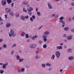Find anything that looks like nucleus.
I'll return each mask as SVG.
<instances>
[{
	"label": "nucleus",
	"mask_w": 74,
	"mask_h": 74,
	"mask_svg": "<svg viewBox=\"0 0 74 74\" xmlns=\"http://www.w3.org/2000/svg\"><path fill=\"white\" fill-rule=\"evenodd\" d=\"M24 17L26 19H28V18H29V16L28 15H27L26 16H25Z\"/></svg>",
	"instance_id": "obj_42"
},
{
	"label": "nucleus",
	"mask_w": 74,
	"mask_h": 74,
	"mask_svg": "<svg viewBox=\"0 0 74 74\" xmlns=\"http://www.w3.org/2000/svg\"><path fill=\"white\" fill-rule=\"evenodd\" d=\"M14 50H12L11 53V55H14Z\"/></svg>",
	"instance_id": "obj_37"
},
{
	"label": "nucleus",
	"mask_w": 74,
	"mask_h": 74,
	"mask_svg": "<svg viewBox=\"0 0 74 74\" xmlns=\"http://www.w3.org/2000/svg\"><path fill=\"white\" fill-rule=\"evenodd\" d=\"M49 34V32L46 31L43 33V35L42 36L47 37Z\"/></svg>",
	"instance_id": "obj_4"
},
{
	"label": "nucleus",
	"mask_w": 74,
	"mask_h": 74,
	"mask_svg": "<svg viewBox=\"0 0 74 74\" xmlns=\"http://www.w3.org/2000/svg\"><path fill=\"white\" fill-rule=\"evenodd\" d=\"M23 12H27V10L25 9V8H23Z\"/></svg>",
	"instance_id": "obj_32"
},
{
	"label": "nucleus",
	"mask_w": 74,
	"mask_h": 74,
	"mask_svg": "<svg viewBox=\"0 0 74 74\" xmlns=\"http://www.w3.org/2000/svg\"><path fill=\"white\" fill-rule=\"evenodd\" d=\"M64 37H67V35H66V34H65L64 35Z\"/></svg>",
	"instance_id": "obj_51"
},
{
	"label": "nucleus",
	"mask_w": 74,
	"mask_h": 74,
	"mask_svg": "<svg viewBox=\"0 0 74 74\" xmlns=\"http://www.w3.org/2000/svg\"><path fill=\"white\" fill-rule=\"evenodd\" d=\"M36 38H38V36H33L32 38V40H34Z\"/></svg>",
	"instance_id": "obj_18"
},
{
	"label": "nucleus",
	"mask_w": 74,
	"mask_h": 74,
	"mask_svg": "<svg viewBox=\"0 0 74 74\" xmlns=\"http://www.w3.org/2000/svg\"><path fill=\"white\" fill-rule=\"evenodd\" d=\"M0 65H3L2 66V68L3 69H6V67L8 66V62H6L5 64H3L2 63H0Z\"/></svg>",
	"instance_id": "obj_2"
},
{
	"label": "nucleus",
	"mask_w": 74,
	"mask_h": 74,
	"mask_svg": "<svg viewBox=\"0 0 74 74\" xmlns=\"http://www.w3.org/2000/svg\"><path fill=\"white\" fill-rule=\"evenodd\" d=\"M42 38H43V40L44 42H46L47 41V36H42Z\"/></svg>",
	"instance_id": "obj_10"
},
{
	"label": "nucleus",
	"mask_w": 74,
	"mask_h": 74,
	"mask_svg": "<svg viewBox=\"0 0 74 74\" xmlns=\"http://www.w3.org/2000/svg\"><path fill=\"white\" fill-rule=\"evenodd\" d=\"M56 48L57 49H62V47L61 46H57Z\"/></svg>",
	"instance_id": "obj_13"
},
{
	"label": "nucleus",
	"mask_w": 74,
	"mask_h": 74,
	"mask_svg": "<svg viewBox=\"0 0 74 74\" xmlns=\"http://www.w3.org/2000/svg\"><path fill=\"white\" fill-rule=\"evenodd\" d=\"M10 26H11V24H10V23H6V27H10Z\"/></svg>",
	"instance_id": "obj_15"
},
{
	"label": "nucleus",
	"mask_w": 74,
	"mask_h": 74,
	"mask_svg": "<svg viewBox=\"0 0 74 74\" xmlns=\"http://www.w3.org/2000/svg\"><path fill=\"white\" fill-rule=\"evenodd\" d=\"M7 14H5V19H7Z\"/></svg>",
	"instance_id": "obj_52"
},
{
	"label": "nucleus",
	"mask_w": 74,
	"mask_h": 74,
	"mask_svg": "<svg viewBox=\"0 0 74 74\" xmlns=\"http://www.w3.org/2000/svg\"><path fill=\"white\" fill-rule=\"evenodd\" d=\"M14 3H12V6H11V7H13V6H14Z\"/></svg>",
	"instance_id": "obj_54"
},
{
	"label": "nucleus",
	"mask_w": 74,
	"mask_h": 74,
	"mask_svg": "<svg viewBox=\"0 0 74 74\" xmlns=\"http://www.w3.org/2000/svg\"><path fill=\"white\" fill-rule=\"evenodd\" d=\"M16 18H19V14H16Z\"/></svg>",
	"instance_id": "obj_40"
},
{
	"label": "nucleus",
	"mask_w": 74,
	"mask_h": 74,
	"mask_svg": "<svg viewBox=\"0 0 74 74\" xmlns=\"http://www.w3.org/2000/svg\"><path fill=\"white\" fill-rule=\"evenodd\" d=\"M19 62H23V58H22V59L20 58L19 60Z\"/></svg>",
	"instance_id": "obj_30"
},
{
	"label": "nucleus",
	"mask_w": 74,
	"mask_h": 74,
	"mask_svg": "<svg viewBox=\"0 0 74 74\" xmlns=\"http://www.w3.org/2000/svg\"><path fill=\"white\" fill-rule=\"evenodd\" d=\"M6 1L8 4H10V3H12V1L11 0H6Z\"/></svg>",
	"instance_id": "obj_16"
},
{
	"label": "nucleus",
	"mask_w": 74,
	"mask_h": 74,
	"mask_svg": "<svg viewBox=\"0 0 74 74\" xmlns=\"http://www.w3.org/2000/svg\"><path fill=\"white\" fill-rule=\"evenodd\" d=\"M51 59L52 60H53L55 59V55H52V56L51 57Z\"/></svg>",
	"instance_id": "obj_24"
},
{
	"label": "nucleus",
	"mask_w": 74,
	"mask_h": 74,
	"mask_svg": "<svg viewBox=\"0 0 74 74\" xmlns=\"http://www.w3.org/2000/svg\"><path fill=\"white\" fill-rule=\"evenodd\" d=\"M46 65L47 66H51V64L49 63H47V64H46Z\"/></svg>",
	"instance_id": "obj_41"
},
{
	"label": "nucleus",
	"mask_w": 74,
	"mask_h": 74,
	"mask_svg": "<svg viewBox=\"0 0 74 74\" xmlns=\"http://www.w3.org/2000/svg\"><path fill=\"white\" fill-rule=\"evenodd\" d=\"M47 44H45L43 45V48L44 49L47 48Z\"/></svg>",
	"instance_id": "obj_22"
},
{
	"label": "nucleus",
	"mask_w": 74,
	"mask_h": 74,
	"mask_svg": "<svg viewBox=\"0 0 74 74\" xmlns=\"http://www.w3.org/2000/svg\"><path fill=\"white\" fill-rule=\"evenodd\" d=\"M19 53H22V51H21V50H20L19 51Z\"/></svg>",
	"instance_id": "obj_63"
},
{
	"label": "nucleus",
	"mask_w": 74,
	"mask_h": 74,
	"mask_svg": "<svg viewBox=\"0 0 74 74\" xmlns=\"http://www.w3.org/2000/svg\"><path fill=\"white\" fill-rule=\"evenodd\" d=\"M48 5L49 9H52V6L50 3H48Z\"/></svg>",
	"instance_id": "obj_11"
},
{
	"label": "nucleus",
	"mask_w": 74,
	"mask_h": 74,
	"mask_svg": "<svg viewBox=\"0 0 74 74\" xmlns=\"http://www.w3.org/2000/svg\"><path fill=\"white\" fill-rule=\"evenodd\" d=\"M37 15L38 16H40L41 14L40 13V12H37Z\"/></svg>",
	"instance_id": "obj_31"
},
{
	"label": "nucleus",
	"mask_w": 74,
	"mask_h": 74,
	"mask_svg": "<svg viewBox=\"0 0 74 74\" xmlns=\"http://www.w3.org/2000/svg\"><path fill=\"white\" fill-rule=\"evenodd\" d=\"M71 5H72V6H74V3H72Z\"/></svg>",
	"instance_id": "obj_62"
},
{
	"label": "nucleus",
	"mask_w": 74,
	"mask_h": 74,
	"mask_svg": "<svg viewBox=\"0 0 74 74\" xmlns=\"http://www.w3.org/2000/svg\"><path fill=\"white\" fill-rule=\"evenodd\" d=\"M4 73V71L3 70H0V73L1 74H3Z\"/></svg>",
	"instance_id": "obj_35"
},
{
	"label": "nucleus",
	"mask_w": 74,
	"mask_h": 74,
	"mask_svg": "<svg viewBox=\"0 0 74 74\" xmlns=\"http://www.w3.org/2000/svg\"><path fill=\"white\" fill-rule=\"evenodd\" d=\"M40 56L39 55H36L35 57V59H40Z\"/></svg>",
	"instance_id": "obj_19"
},
{
	"label": "nucleus",
	"mask_w": 74,
	"mask_h": 74,
	"mask_svg": "<svg viewBox=\"0 0 74 74\" xmlns=\"http://www.w3.org/2000/svg\"><path fill=\"white\" fill-rule=\"evenodd\" d=\"M5 11L7 13H8L11 11V8H7L5 9Z\"/></svg>",
	"instance_id": "obj_6"
},
{
	"label": "nucleus",
	"mask_w": 74,
	"mask_h": 74,
	"mask_svg": "<svg viewBox=\"0 0 74 74\" xmlns=\"http://www.w3.org/2000/svg\"><path fill=\"white\" fill-rule=\"evenodd\" d=\"M16 58L17 59V60H19V59H20V57H19V55H17L16 57Z\"/></svg>",
	"instance_id": "obj_27"
},
{
	"label": "nucleus",
	"mask_w": 74,
	"mask_h": 74,
	"mask_svg": "<svg viewBox=\"0 0 74 74\" xmlns=\"http://www.w3.org/2000/svg\"><path fill=\"white\" fill-rule=\"evenodd\" d=\"M3 47L4 48H7V45H6L4 44L3 45Z\"/></svg>",
	"instance_id": "obj_36"
},
{
	"label": "nucleus",
	"mask_w": 74,
	"mask_h": 74,
	"mask_svg": "<svg viewBox=\"0 0 74 74\" xmlns=\"http://www.w3.org/2000/svg\"><path fill=\"white\" fill-rule=\"evenodd\" d=\"M23 3L24 4V5H27L28 4V2L27 1H25L23 2Z\"/></svg>",
	"instance_id": "obj_23"
},
{
	"label": "nucleus",
	"mask_w": 74,
	"mask_h": 74,
	"mask_svg": "<svg viewBox=\"0 0 74 74\" xmlns=\"http://www.w3.org/2000/svg\"><path fill=\"white\" fill-rule=\"evenodd\" d=\"M25 67L27 68V69H28L29 68H30V66H25Z\"/></svg>",
	"instance_id": "obj_49"
},
{
	"label": "nucleus",
	"mask_w": 74,
	"mask_h": 74,
	"mask_svg": "<svg viewBox=\"0 0 74 74\" xmlns=\"http://www.w3.org/2000/svg\"><path fill=\"white\" fill-rule=\"evenodd\" d=\"M71 21H72L71 18H69V22H71Z\"/></svg>",
	"instance_id": "obj_39"
},
{
	"label": "nucleus",
	"mask_w": 74,
	"mask_h": 74,
	"mask_svg": "<svg viewBox=\"0 0 74 74\" xmlns=\"http://www.w3.org/2000/svg\"><path fill=\"white\" fill-rule=\"evenodd\" d=\"M12 34V36L13 37H15V36H16V34H15V33H14L13 34Z\"/></svg>",
	"instance_id": "obj_33"
},
{
	"label": "nucleus",
	"mask_w": 74,
	"mask_h": 74,
	"mask_svg": "<svg viewBox=\"0 0 74 74\" xmlns=\"http://www.w3.org/2000/svg\"><path fill=\"white\" fill-rule=\"evenodd\" d=\"M71 30L72 32H74V29H72Z\"/></svg>",
	"instance_id": "obj_50"
},
{
	"label": "nucleus",
	"mask_w": 74,
	"mask_h": 74,
	"mask_svg": "<svg viewBox=\"0 0 74 74\" xmlns=\"http://www.w3.org/2000/svg\"><path fill=\"white\" fill-rule=\"evenodd\" d=\"M69 29V27H65L64 28V30L65 31H67Z\"/></svg>",
	"instance_id": "obj_17"
},
{
	"label": "nucleus",
	"mask_w": 74,
	"mask_h": 74,
	"mask_svg": "<svg viewBox=\"0 0 74 74\" xmlns=\"http://www.w3.org/2000/svg\"><path fill=\"white\" fill-rule=\"evenodd\" d=\"M21 71V69L18 70V73H20Z\"/></svg>",
	"instance_id": "obj_56"
},
{
	"label": "nucleus",
	"mask_w": 74,
	"mask_h": 74,
	"mask_svg": "<svg viewBox=\"0 0 74 74\" xmlns=\"http://www.w3.org/2000/svg\"><path fill=\"white\" fill-rule=\"evenodd\" d=\"M42 27H43V26H41V27H40L39 28V29H41V28H42Z\"/></svg>",
	"instance_id": "obj_57"
},
{
	"label": "nucleus",
	"mask_w": 74,
	"mask_h": 74,
	"mask_svg": "<svg viewBox=\"0 0 74 74\" xmlns=\"http://www.w3.org/2000/svg\"><path fill=\"white\" fill-rule=\"evenodd\" d=\"M29 41H30V39H28L27 40V42H29Z\"/></svg>",
	"instance_id": "obj_53"
},
{
	"label": "nucleus",
	"mask_w": 74,
	"mask_h": 74,
	"mask_svg": "<svg viewBox=\"0 0 74 74\" xmlns=\"http://www.w3.org/2000/svg\"><path fill=\"white\" fill-rule=\"evenodd\" d=\"M73 35H71V36H69L67 38L68 40H72V37H73Z\"/></svg>",
	"instance_id": "obj_9"
},
{
	"label": "nucleus",
	"mask_w": 74,
	"mask_h": 74,
	"mask_svg": "<svg viewBox=\"0 0 74 74\" xmlns=\"http://www.w3.org/2000/svg\"><path fill=\"white\" fill-rule=\"evenodd\" d=\"M42 68H43V69H45V67H46V65L44 64H42Z\"/></svg>",
	"instance_id": "obj_20"
},
{
	"label": "nucleus",
	"mask_w": 74,
	"mask_h": 74,
	"mask_svg": "<svg viewBox=\"0 0 74 74\" xmlns=\"http://www.w3.org/2000/svg\"><path fill=\"white\" fill-rule=\"evenodd\" d=\"M25 71V68H21V72H23Z\"/></svg>",
	"instance_id": "obj_34"
},
{
	"label": "nucleus",
	"mask_w": 74,
	"mask_h": 74,
	"mask_svg": "<svg viewBox=\"0 0 74 74\" xmlns=\"http://www.w3.org/2000/svg\"><path fill=\"white\" fill-rule=\"evenodd\" d=\"M9 35L10 37H11L12 36V34L10 33H9Z\"/></svg>",
	"instance_id": "obj_46"
},
{
	"label": "nucleus",
	"mask_w": 74,
	"mask_h": 74,
	"mask_svg": "<svg viewBox=\"0 0 74 74\" xmlns=\"http://www.w3.org/2000/svg\"><path fill=\"white\" fill-rule=\"evenodd\" d=\"M36 18V16L35 15H33L32 16V18L33 19H34L35 18Z\"/></svg>",
	"instance_id": "obj_38"
},
{
	"label": "nucleus",
	"mask_w": 74,
	"mask_h": 74,
	"mask_svg": "<svg viewBox=\"0 0 74 74\" xmlns=\"http://www.w3.org/2000/svg\"><path fill=\"white\" fill-rule=\"evenodd\" d=\"M27 10L28 11V14L30 16H31L32 14V11L33 10V8L32 7H30L29 8H28Z\"/></svg>",
	"instance_id": "obj_1"
},
{
	"label": "nucleus",
	"mask_w": 74,
	"mask_h": 74,
	"mask_svg": "<svg viewBox=\"0 0 74 74\" xmlns=\"http://www.w3.org/2000/svg\"><path fill=\"white\" fill-rule=\"evenodd\" d=\"M36 12H37V11H38V8H36Z\"/></svg>",
	"instance_id": "obj_61"
},
{
	"label": "nucleus",
	"mask_w": 74,
	"mask_h": 74,
	"mask_svg": "<svg viewBox=\"0 0 74 74\" xmlns=\"http://www.w3.org/2000/svg\"><path fill=\"white\" fill-rule=\"evenodd\" d=\"M6 0H3L1 1V4L3 6H4L6 4Z\"/></svg>",
	"instance_id": "obj_5"
},
{
	"label": "nucleus",
	"mask_w": 74,
	"mask_h": 74,
	"mask_svg": "<svg viewBox=\"0 0 74 74\" xmlns=\"http://www.w3.org/2000/svg\"><path fill=\"white\" fill-rule=\"evenodd\" d=\"M3 42V39L0 38V42Z\"/></svg>",
	"instance_id": "obj_48"
},
{
	"label": "nucleus",
	"mask_w": 74,
	"mask_h": 74,
	"mask_svg": "<svg viewBox=\"0 0 74 74\" xmlns=\"http://www.w3.org/2000/svg\"><path fill=\"white\" fill-rule=\"evenodd\" d=\"M25 32H23L21 34V36H25Z\"/></svg>",
	"instance_id": "obj_28"
},
{
	"label": "nucleus",
	"mask_w": 74,
	"mask_h": 74,
	"mask_svg": "<svg viewBox=\"0 0 74 74\" xmlns=\"http://www.w3.org/2000/svg\"><path fill=\"white\" fill-rule=\"evenodd\" d=\"M63 45V43H61L60 44V45H61V46H62V45Z\"/></svg>",
	"instance_id": "obj_58"
},
{
	"label": "nucleus",
	"mask_w": 74,
	"mask_h": 74,
	"mask_svg": "<svg viewBox=\"0 0 74 74\" xmlns=\"http://www.w3.org/2000/svg\"><path fill=\"white\" fill-rule=\"evenodd\" d=\"M30 20L31 22H33V18H32V17H31L30 18Z\"/></svg>",
	"instance_id": "obj_43"
},
{
	"label": "nucleus",
	"mask_w": 74,
	"mask_h": 74,
	"mask_svg": "<svg viewBox=\"0 0 74 74\" xmlns=\"http://www.w3.org/2000/svg\"><path fill=\"white\" fill-rule=\"evenodd\" d=\"M3 21V19L1 17H0V22H1Z\"/></svg>",
	"instance_id": "obj_47"
},
{
	"label": "nucleus",
	"mask_w": 74,
	"mask_h": 74,
	"mask_svg": "<svg viewBox=\"0 0 74 74\" xmlns=\"http://www.w3.org/2000/svg\"><path fill=\"white\" fill-rule=\"evenodd\" d=\"M16 44H14L13 45V47H16Z\"/></svg>",
	"instance_id": "obj_59"
},
{
	"label": "nucleus",
	"mask_w": 74,
	"mask_h": 74,
	"mask_svg": "<svg viewBox=\"0 0 74 74\" xmlns=\"http://www.w3.org/2000/svg\"><path fill=\"white\" fill-rule=\"evenodd\" d=\"M56 56H57V58H59L60 57V52L59 51H57L56 53Z\"/></svg>",
	"instance_id": "obj_7"
},
{
	"label": "nucleus",
	"mask_w": 74,
	"mask_h": 74,
	"mask_svg": "<svg viewBox=\"0 0 74 74\" xmlns=\"http://www.w3.org/2000/svg\"><path fill=\"white\" fill-rule=\"evenodd\" d=\"M55 14H53L52 15V17H55Z\"/></svg>",
	"instance_id": "obj_55"
},
{
	"label": "nucleus",
	"mask_w": 74,
	"mask_h": 74,
	"mask_svg": "<svg viewBox=\"0 0 74 74\" xmlns=\"http://www.w3.org/2000/svg\"><path fill=\"white\" fill-rule=\"evenodd\" d=\"M39 43L40 44H41L42 43V41H41V40H40L39 41Z\"/></svg>",
	"instance_id": "obj_45"
},
{
	"label": "nucleus",
	"mask_w": 74,
	"mask_h": 74,
	"mask_svg": "<svg viewBox=\"0 0 74 74\" xmlns=\"http://www.w3.org/2000/svg\"><path fill=\"white\" fill-rule=\"evenodd\" d=\"M30 47L31 48H35L37 47L36 44H31L29 45Z\"/></svg>",
	"instance_id": "obj_3"
},
{
	"label": "nucleus",
	"mask_w": 74,
	"mask_h": 74,
	"mask_svg": "<svg viewBox=\"0 0 74 74\" xmlns=\"http://www.w3.org/2000/svg\"><path fill=\"white\" fill-rule=\"evenodd\" d=\"M21 20H25V16H22L21 17Z\"/></svg>",
	"instance_id": "obj_21"
},
{
	"label": "nucleus",
	"mask_w": 74,
	"mask_h": 74,
	"mask_svg": "<svg viewBox=\"0 0 74 74\" xmlns=\"http://www.w3.org/2000/svg\"><path fill=\"white\" fill-rule=\"evenodd\" d=\"M10 32H11V33H12V34L14 33V31H13V30H12V29H11Z\"/></svg>",
	"instance_id": "obj_44"
},
{
	"label": "nucleus",
	"mask_w": 74,
	"mask_h": 74,
	"mask_svg": "<svg viewBox=\"0 0 74 74\" xmlns=\"http://www.w3.org/2000/svg\"><path fill=\"white\" fill-rule=\"evenodd\" d=\"M68 59L70 60H74V57L73 56H70L68 58Z\"/></svg>",
	"instance_id": "obj_12"
},
{
	"label": "nucleus",
	"mask_w": 74,
	"mask_h": 74,
	"mask_svg": "<svg viewBox=\"0 0 74 74\" xmlns=\"http://www.w3.org/2000/svg\"><path fill=\"white\" fill-rule=\"evenodd\" d=\"M25 38H28L29 37V34H25Z\"/></svg>",
	"instance_id": "obj_25"
},
{
	"label": "nucleus",
	"mask_w": 74,
	"mask_h": 74,
	"mask_svg": "<svg viewBox=\"0 0 74 74\" xmlns=\"http://www.w3.org/2000/svg\"><path fill=\"white\" fill-rule=\"evenodd\" d=\"M64 19V17L63 16H61L60 18L59 19H60V21H62Z\"/></svg>",
	"instance_id": "obj_29"
},
{
	"label": "nucleus",
	"mask_w": 74,
	"mask_h": 74,
	"mask_svg": "<svg viewBox=\"0 0 74 74\" xmlns=\"http://www.w3.org/2000/svg\"><path fill=\"white\" fill-rule=\"evenodd\" d=\"M10 15H11L12 16H13L14 15V12L11 11L10 12Z\"/></svg>",
	"instance_id": "obj_26"
},
{
	"label": "nucleus",
	"mask_w": 74,
	"mask_h": 74,
	"mask_svg": "<svg viewBox=\"0 0 74 74\" xmlns=\"http://www.w3.org/2000/svg\"><path fill=\"white\" fill-rule=\"evenodd\" d=\"M36 53H38V50H36Z\"/></svg>",
	"instance_id": "obj_64"
},
{
	"label": "nucleus",
	"mask_w": 74,
	"mask_h": 74,
	"mask_svg": "<svg viewBox=\"0 0 74 74\" xmlns=\"http://www.w3.org/2000/svg\"><path fill=\"white\" fill-rule=\"evenodd\" d=\"M67 52L68 53H71L72 52V50L71 49H69L67 50Z\"/></svg>",
	"instance_id": "obj_14"
},
{
	"label": "nucleus",
	"mask_w": 74,
	"mask_h": 74,
	"mask_svg": "<svg viewBox=\"0 0 74 74\" xmlns=\"http://www.w3.org/2000/svg\"><path fill=\"white\" fill-rule=\"evenodd\" d=\"M64 42H67V40H64Z\"/></svg>",
	"instance_id": "obj_60"
},
{
	"label": "nucleus",
	"mask_w": 74,
	"mask_h": 74,
	"mask_svg": "<svg viewBox=\"0 0 74 74\" xmlns=\"http://www.w3.org/2000/svg\"><path fill=\"white\" fill-rule=\"evenodd\" d=\"M59 22H60V23H62V27H63L64 26H65V23H64V21L62 20H60L59 21Z\"/></svg>",
	"instance_id": "obj_8"
}]
</instances>
